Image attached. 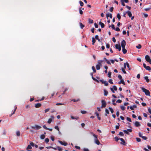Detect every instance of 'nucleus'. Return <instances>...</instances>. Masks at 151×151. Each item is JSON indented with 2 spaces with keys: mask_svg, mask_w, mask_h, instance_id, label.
<instances>
[{
  "mask_svg": "<svg viewBox=\"0 0 151 151\" xmlns=\"http://www.w3.org/2000/svg\"><path fill=\"white\" fill-rule=\"evenodd\" d=\"M122 102V101L120 99H118L116 101V103H121Z\"/></svg>",
  "mask_w": 151,
  "mask_h": 151,
  "instance_id": "e2e57ef3",
  "label": "nucleus"
},
{
  "mask_svg": "<svg viewBox=\"0 0 151 151\" xmlns=\"http://www.w3.org/2000/svg\"><path fill=\"white\" fill-rule=\"evenodd\" d=\"M96 67L97 70H99L100 69V67L99 65H96Z\"/></svg>",
  "mask_w": 151,
  "mask_h": 151,
  "instance_id": "a878e982",
  "label": "nucleus"
},
{
  "mask_svg": "<svg viewBox=\"0 0 151 151\" xmlns=\"http://www.w3.org/2000/svg\"><path fill=\"white\" fill-rule=\"evenodd\" d=\"M114 30H115L116 31H119L120 30V29L118 27H116V28H115V29Z\"/></svg>",
  "mask_w": 151,
  "mask_h": 151,
  "instance_id": "0e129e2a",
  "label": "nucleus"
},
{
  "mask_svg": "<svg viewBox=\"0 0 151 151\" xmlns=\"http://www.w3.org/2000/svg\"><path fill=\"white\" fill-rule=\"evenodd\" d=\"M109 109L111 111V113L112 114L114 112V110H113L112 108L111 107H109Z\"/></svg>",
  "mask_w": 151,
  "mask_h": 151,
  "instance_id": "4c0bfd02",
  "label": "nucleus"
},
{
  "mask_svg": "<svg viewBox=\"0 0 151 151\" xmlns=\"http://www.w3.org/2000/svg\"><path fill=\"white\" fill-rule=\"evenodd\" d=\"M92 69L93 71V72L94 73H96V70L95 69V68L94 66H93L92 67Z\"/></svg>",
  "mask_w": 151,
  "mask_h": 151,
  "instance_id": "e433bc0d",
  "label": "nucleus"
},
{
  "mask_svg": "<svg viewBox=\"0 0 151 151\" xmlns=\"http://www.w3.org/2000/svg\"><path fill=\"white\" fill-rule=\"evenodd\" d=\"M114 10V7H111L109 9V11L111 12H112Z\"/></svg>",
  "mask_w": 151,
  "mask_h": 151,
  "instance_id": "37998d69",
  "label": "nucleus"
},
{
  "mask_svg": "<svg viewBox=\"0 0 151 151\" xmlns=\"http://www.w3.org/2000/svg\"><path fill=\"white\" fill-rule=\"evenodd\" d=\"M17 108V106H15V109H14V111L10 115V116H11L13 114H15V111H16Z\"/></svg>",
  "mask_w": 151,
  "mask_h": 151,
  "instance_id": "2f4dec72",
  "label": "nucleus"
},
{
  "mask_svg": "<svg viewBox=\"0 0 151 151\" xmlns=\"http://www.w3.org/2000/svg\"><path fill=\"white\" fill-rule=\"evenodd\" d=\"M120 139V138H118L117 137H114L115 140L116 142H117Z\"/></svg>",
  "mask_w": 151,
  "mask_h": 151,
  "instance_id": "72a5a7b5",
  "label": "nucleus"
},
{
  "mask_svg": "<svg viewBox=\"0 0 151 151\" xmlns=\"http://www.w3.org/2000/svg\"><path fill=\"white\" fill-rule=\"evenodd\" d=\"M126 45V42L125 40H123L121 42V45L122 47H125Z\"/></svg>",
  "mask_w": 151,
  "mask_h": 151,
  "instance_id": "1a4fd4ad",
  "label": "nucleus"
},
{
  "mask_svg": "<svg viewBox=\"0 0 151 151\" xmlns=\"http://www.w3.org/2000/svg\"><path fill=\"white\" fill-rule=\"evenodd\" d=\"M126 13L127 14L129 17H132V14L130 11H128L126 12Z\"/></svg>",
  "mask_w": 151,
  "mask_h": 151,
  "instance_id": "4468645a",
  "label": "nucleus"
},
{
  "mask_svg": "<svg viewBox=\"0 0 151 151\" xmlns=\"http://www.w3.org/2000/svg\"><path fill=\"white\" fill-rule=\"evenodd\" d=\"M93 22V20L90 19H88V22L89 23L92 24Z\"/></svg>",
  "mask_w": 151,
  "mask_h": 151,
  "instance_id": "c756f323",
  "label": "nucleus"
},
{
  "mask_svg": "<svg viewBox=\"0 0 151 151\" xmlns=\"http://www.w3.org/2000/svg\"><path fill=\"white\" fill-rule=\"evenodd\" d=\"M49 139L48 138H47L45 139V142L46 143H48L49 142Z\"/></svg>",
  "mask_w": 151,
  "mask_h": 151,
  "instance_id": "5fc2aeb1",
  "label": "nucleus"
},
{
  "mask_svg": "<svg viewBox=\"0 0 151 151\" xmlns=\"http://www.w3.org/2000/svg\"><path fill=\"white\" fill-rule=\"evenodd\" d=\"M126 65H127V67L129 68V70H130V66H129V63L127 62L126 63Z\"/></svg>",
  "mask_w": 151,
  "mask_h": 151,
  "instance_id": "58836bf2",
  "label": "nucleus"
},
{
  "mask_svg": "<svg viewBox=\"0 0 151 151\" xmlns=\"http://www.w3.org/2000/svg\"><path fill=\"white\" fill-rule=\"evenodd\" d=\"M58 142L60 143L61 145H63L65 146H66L68 145V143L65 142H63L61 141H58Z\"/></svg>",
  "mask_w": 151,
  "mask_h": 151,
  "instance_id": "9d476101",
  "label": "nucleus"
},
{
  "mask_svg": "<svg viewBox=\"0 0 151 151\" xmlns=\"http://www.w3.org/2000/svg\"><path fill=\"white\" fill-rule=\"evenodd\" d=\"M122 51L124 54H126L127 52V50L125 49V47H122Z\"/></svg>",
  "mask_w": 151,
  "mask_h": 151,
  "instance_id": "a211bd4d",
  "label": "nucleus"
},
{
  "mask_svg": "<svg viewBox=\"0 0 151 151\" xmlns=\"http://www.w3.org/2000/svg\"><path fill=\"white\" fill-rule=\"evenodd\" d=\"M102 105L101 108H105L106 104V101L104 100H102L101 101Z\"/></svg>",
  "mask_w": 151,
  "mask_h": 151,
  "instance_id": "423d86ee",
  "label": "nucleus"
},
{
  "mask_svg": "<svg viewBox=\"0 0 151 151\" xmlns=\"http://www.w3.org/2000/svg\"><path fill=\"white\" fill-rule=\"evenodd\" d=\"M145 59L147 61L149 62L150 64H151V60L148 55H147L145 56Z\"/></svg>",
  "mask_w": 151,
  "mask_h": 151,
  "instance_id": "20e7f679",
  "label": "nucleus"
},
{
  "mask_svg": "<svg viewBox=\"0 0 151 151\" xmlns=\"http://www.w3.org/2000/svg\"><path fill=\"white\" fill-rule=\"evenodd\" d=\"M148 111L151 114V109L150 108H149L148 109Z\"/></svg>",
  "mask_w": 151,
  "mask_h": 151,
  "instance_id": "774afa93",
  "label": "nucleus"
},
{
  "mask_svg": "<svg viewBox=\"0 0 151 151\" xmlns=\"http://www.w3.org/2000/svg\"><path fill=\"white\" fill-rule=\"evenodd\" d=\"M123 132L127 134H129V132L127 130H123Z\"/></svg>",
  "mask_w": 151,
  "mask_h": 151,
  "instance_id": "bf43d9fd",
  "label": "nucleus"
},
{
  "mask_svg": "<svg viewBox=\"0 0 151 151\" xmlns=\"http://www.w3.org/2000/svg\"><path fill=\"white\" fill-rule=\"evenodd\" d=\"M147 126L148 127H150L151 128V124L149 123H148L147 124Z\"/></svg>",
  "mask_w": 151,
  "mask_h": 151,
  "instance_id": "338daca9",
  "label": "nucleus"
},
{
  "mask_svg": "<svg viewBox=\"0 0 151 151\" xmlns=\"http://www.w3.org/2000/svg\"><path fill=\"white\" fill-rule=\"evenodd\" d=\"M120 108L123 111H124L125 110V107L123 106H121Z\"/></svg>",
  "mask_w": 151,
  "mask_h": 151,
  "instance_id": "a19ab883",
  "label": "nucleus"
},
{
  "mask_svg": "<svg viewBox=\"0 0 151 151\" xmlns=\"http://www.w3.org/2000/svg\"><path fill=\"white\" fill-rule=\"evenodd\" d=\"M145 79L146 80L147 83H148L150 82V80L148 79V77L147 76H145L144 77Z\"/></svg>",
  "mask_w": 151,
  "mask_h": 151,
  "instance_id": "412c9836",
  "label": "nucleus"
},
{
  "mask_svg": "<svg viewBox=\"0 0 151 151\" xmlns=\"http://www.w3.org/2000/svg\"><path fill=\"white\" fill-rule=\"evenodd\" d=\"M55 128L58 130V131H59V128L58 127V126H56L55 127Z\"/></svg>",
  "mask_w": 151,
  "mask_h": 151,
  "instance_id": "09e8293b",
  "label": "nucleus"
},
{
  "mask_svg": "<svg viewBox=\"0 0 151 151\" xmlns=\"http://www.w3.org/2000/svg\"><path fill=\"white\" fill-rule=\"evenodd\" d=\"M120 139L122 142V143H121V144H122L123 145H125V142L124 140L122 138H120Z\"/></svg>",
  "mask_w": 151,
  "mask_h": 151,
  "instance_id": "f3484780",
  "label": "nucleus"
},
{
  "mask_svg": "<svg viewBox=\"0 0 151 151\" xmlns=\"http://www.w3.org/2000/svg\"><path fill=\"white\" fill-rule=\"evenodd\" d=\"M79 3L80 4V5L81 6H83V3L82 1H79Z\"/></svg>",
  "mask_w": 151,
  "mask_h": 151,
  "instance_id": "ea45409f",
  "label": "nucleus"
},
{
  "mask_svg": "<svg viewBox=\"0 0 151 151\" xmlns=\"http://www.w3.org/2000/svg\"><path fill=\"white\" fill-rule=\"evenodd\" d=\"M96 40L95 39V38H94V37H92V44L93 45H94V43L95 42H96Z\"/></svg>",
  "mask_w": 151,
  "mask_h": 151,
  "instance_id": "393cba45",
  "label": "nucleus"
},
{
  "mask_svg": "<svg viewBox=\"0 0 151 151\" xmlns=\"http://www.w3.org/2000/svg\"><path fill=\"white\" fill-rule=\"evenodd\" d=\"M119 135H120V136H124V134L122 132H120L119 134H118Z\"/></svg>",
  "mask_w": 151,
  "mask_h": 151,
  "instance_id": "c03bdc74",
  "label": "nucleus"
},
{
  "mask_svg": "<svg viewBox=\"0 0 151 151\" xmlns=\"http://www.w3.org/2000/svg\"><path fill=\"white\" fill-rule=\"evenodd\" d=\"M151 9V6L150 7L146 8L145 9V10L146 11H147Z\"/></svg>",
  "mask_w": 151,
  "mask_h": 151,
  "instance_id": "79ce46f5",
  "label": "nucleus"
},
{
  "mask_svg": "<svg viewBox=\"0 0 151 151\" xmlns=\"http://www.w3.org/2000/svg\"><path fill=\"white\" fill-rule=\"evenodd\" d=\"M137 107V106L136 105H133L132 106H131L130 107V109L132 110H133L134 108H136Z\"/></svg>",
  "mask_w": 151,
  "mask_h": 151,
  "instance_id": "aec40b11",
  "label": "nucleus"
},
{
  "mask_svg": "<svg viewBox=\"0 0 151 151\" xmlns=\"http://www.w3.org/2000/svg\"><path fill=\"white\" fill-rule=\"evenodd\" d=\"M127 120L128 121H129V122H132V120H131V119L130 118H129V117H127Z\"/></svg>",
  "mask_w": 151,
  "mask_h": 151,
  "instance_id": "3c124183",
  "label": "nucleus"
},
{
  "mask_svg": "<svg viewBox=\"0 0 151 151\" xmlns=\"http://www.w3.org/2000/svg\"><path fill=\"white\" fill-rule=\"evenodd\" d=\"M41 128V127L39 125H36L34 126H32L31 128L36 130H38L40 129Z\"/></svg>",
  "mask_w": 151,
  "mask_h": 151,
  "instance_id": "7ed1b4c3",
  "label": "nucleus"
},
{
  "mask_svg": "<svg viewBox=\"0 0 151 151\" xmlns=\"http://www.w3.org/2000/svg\"><path fill=\"white\" fill-rule=\"evenodd\" d=\"M20 134V133L19 131H17L16 132V135L18 136H19Z\"/></svg>",
  "mask_w": 151,
  "mask_h": 151,
  "instance_id": "49530a36",
  "label": "nucleus"
},
{
  "mask_svg": "<svg viewBox=\"0 0 151 151\" xmlns=\"http://www.w3.org/2000/svg\"><path fill=\"white\" fill-rule=\"evenodd\" d=\"M122 72H123V73H124V74H126V72L125 71L124 68H122Z\"/></svg>",
  "mask_w": 151,
  "mask_h": 151,
  "instance_id": "864d4df0",
  "label": "nucleus"
},
{
  "mask_svg": "<svg viewBox=\"0 0 151 151\" xmlns=\"http://www.w3.org/2000/svg\"><path fill=\"white\" fill-rule=\"evenodd\" d=\"M104 96H106L108 94V92L106 90H104Z\"/></svg>",
  "mask_w": 151,
  "mask_h": 151,
  "instance_id": "c85d7f7f",
  "label": "nucleus"
},
{
  "mask_svg": "<svg viewBox=\"0 0 151 151\" xmlns=\"http://www.w3.org/2000/svg\"><path fill=\"white\" fill-rule=\"evenodd\" d=\"M93 136L95 138L94 139V141L95 143L97 145H99L100 144L99 141L97 137L98 136L97 135H95V134H93Z\"/></svg>",
  "mask_w": 151,
  "mask_h": 151,
  "instance_id": "f03ea898",
  "label": "nucleus"
},
{
  "mask_svg": "<svg viewBox=\"0 0 151 151\" xmlns=\"http://www.w3.org/2000/svg\"><path fill=\"white\" fill-rule=\"evenodd\" d=\"M118 125H116L115 126V128L116 129H119V127L120 125H119V123H118Z\"/></svg>",
  "mask_w": 151,
  "mask_h": 151,
  "instance_id": "a18cd8bd",
  "label": "nucleus"
},
{
  "mask_svg": "<svg viewBox=\"0 0 151 151\" xmlns=\"http://www.w3.org/2000/svg\"><path fill=\"white\" fill-rule=\"evenodd\" d=\"M106 17L107 19H108L109 17L111 19L112 16L111 14L108 13L106 14Z\"/></svg>",
  "mask_w": 151,
  "mask_h": 151,
  "instance_id": "ddd939ff",
  "label": "nucleus"
},
{
  "mask_svg": "<svg viewBox=\"0 0 151 151\" xmlns=\"http://www.w3.org/2000/svg\"><path fill=\"white\" fill-rule=\"evenodd\" d=\"M99 24L101 25L102 28H103L104 27V23H102L101 22H99Z\"/></svg>",
  "mask_w": 151,
  "mask_h": 151,
  "instance_id": "6ab92c4d",
  "label": "nucleus"
},
{
  "mask_svg": "<svg viewBox=\"0 0 151 151\" xmlns=\"http://www.w3.org/2000/svg\"><path fill=\"white\" fill-rule=\"evenodd\" d=\"M111 72H109L108 73V76L109 78L111 77Z\"/></svg>",
  "mask_w": 151,
  "mask_h": 151,
  "instance_id": "052dcab7",
  "label": "nucleus"
},
{
  "mask_svg": "<svg viewBox=\"0 0 151 151\" xmlns=\"http://www.w3.org/2000/svg\"><path fill=\"white\" fill-rule=\"evenodd\" d=\"M117 17L118 18V20H120L121 19V16L119 13H118L117 14Z\"/></svg>",
  "mask_w": 151,
  "mask_h": 151,
  "instance_id": "bb28decb",
  "label": "nucleus"
},
{
  "mask_svg": "<svg viewBox=\"0 0 151 151\" xmlns=\"http://www.w3.org/2000/svg\"><path fill=\"white\" fill-rule=\"evenodd\" d=\"M136 140L138 142H140L141 141V139L137 137L136 138Z\"/></svg>",
  "mask_w": 151,
  "mask_h": 151,
  "instance_id": "6e6d98bb",
  "label": "nucleus"
},
{
  "mask_svg": "<svg viewBox=\"0 0 151 151\" xmlns=\"http://www.w3.org/2000/svg\"><path fill=\"white\" fill-rule=\"evenodd\" d=\"M113 87V89L115 91H116L117 90V87L116 86H114Z\"/></svg>",
  "mask_w": 151,
  "mask_h": 151,
  "instance_id": "8fccbe9b",
  "label": "nucleus"
},
{
  "mask_svg": "<svg viewBox=\"0 0 151 151\" xmlns=\"http://www.w3.org/2000/svg\"><path fill=\"white\" fill-rule=\"evenodd\" d=\"M120 1L121 2L122 4L124 6H125V4L124 3V2L127 3L129 2L128 0H121Z\"/></svg>",
  "mask_w": 151,
  "mask_h": 151,
  "instance_id": "6e6552de",
  "label": "nucleus"
},
{
  "mask_svg": "<svg viewBox=\"0 0 151 151\" xmlns=\"http://www.w3.org/2000/svg\"><path fill=\"white\" fill-rule=\"evenodd\" d=\"M41 104L40 103H37V104H36L35 105V107L36 108H37L40 107H41Z\"/></svg>",
  "mask_w": 151,
  "mask_h": 151,
  "instance_id": "dca6fc26",
  "label": "nucleus"
},
{
  "mask_svg": "<svg viewBox=\"0 0 151 151\" xmlns=\"http://www.w3.org/2000/svg\"><path fill=\"white\" fill-rule=\"evenodd\" d=\"M52 149H53L55 150L58 149L59 151H62L63 150V148L59 146H57L56 147H53V148H52Z\"/></svg>",
  "mask_w": 151,
  "mask_h": 151,
  "instance_id": "0eeeda50",
  "label": "nucleus"
},
{
  "mask_svg": "<svg viewBox=\"0 0 151 151\" xmlns=\"http://www.w3.org/2000/svg\"><path fill=\"white\" fill-rule=\"evenodd\" d=\"M143 65L144 67L146 69V70L149 71H150L151 70V68L150 67L148 66H147L145 63H143Z\"/></svg>",
  "mask_w": 151,
  "mask_h": 151,
  "instance_id": "39448f33",
  "label": "nucleus"
},
{
  "mask_svg": "<svg viewBox=\"0 0 151 151\" xmlns=\"http://www.w3.org/2000/svg\"><path fill=\"white\" fill-rule=\"evenodd\" d=\"M51 118H50L47 121V123L48 124H50L51 122L52 121V118L53 119L54 118V117L53 116H51Z\"/></svg>",
  "mask_w": 151,
  "mask_h": 151,
  "instance_id": "2eb2a0df",
  "label": "nucleus"
},
{
  "mask_svg": "<svg viewBox=\"0 0 151 151\" xmlns=\"http://www.w3.org/2000/svg\"><path fill=\"white\" fill-rule=\"evenodd\" d=\"M134 125L137 127H138L140 126V124L139 122L138 121L135 122L134 123Z\"/></svg>",
  "mask_w": 151,
  "mask_h": 151,
  "instance_id": "f8f14e48",
  "label": "nucleus"
},
{
  "mask_svg": "<svg viewBox=\"0 0 151 151\" xmlns=\"http://www.w3.org/2000/svg\"><path fill=\"white\" fill-rule=\"evenodd\" d=\"M103 84H104L105 86H107L108 85V83L106 81H104Z\"/></svg>",
  "mask_w": 151,
  "mask_h": 151,
  "instance_id": "de8ad7c7",
  "label": "nucleus"
},
{
  "mask_svg": "<svg viewBox=\"0 0 151 151\" xmlns=\"http://www.w3.org/2000/svg\"><path fill=\"white\" fill-rule=\"evenodd\" d=\"M109 83L111 84H113V82H112V79H110L109 80Z\"/></svg>",
  "mask_w": 151,
  "mask_h": 151,
  "instance_id": "4d7b16f0",
  "label": "nucleus"
},
{
  "mask_svg": "<svg viewBox=\"0 0 151 151\" xmlns=\"http://www.w3.org/2000/svg\"><path fill=\"white\" fill-rule=\"evenodd\" d=\"M143 14L144 17L145 18H146L148 17V14H147L143 13Z\"/></svg>",
  "mask_w": 151,
  "mask_h": 151,
  "instance_id": "680f3d73",
  "label": "nucleus"
},
{
  "mask_svg": "<svg viewBox=\"0 0 151 151\" xmlns=\"http://www.w3.org/2000/svg\"><path fill=\"white\" fill-rule=\"evenodd\" d=\"M71 118L72 119H76V120H78L79 119V117H75L72 116H71Z\"/></svg>",
  "mask_w": 151,
  "mask_h": 151,
  "instance_id": "4be33fe9",
  "label": "nucleus"
},
{
  "mask_svg": "<svg viewBox=\"0 0 151 151\" xmlns=\"http://www.w3.org/2000/svg\"><path fill=\"white\" fill-rule=\"evenodd\" d=\"M103 61L101 60H99L98 61V65H99L101 66L102 65V63L103 62Z\"/></svg>",
  "mask_w": 151,
  "mask_h": 151,
  "instance_id": "b1692460",
  "label": "nucleus"
},
{
  "mask_svg": "<svg viewBox=\"0 0 151 151\" xmlns=\"http://www.w3.org/2000/svg\"><path fill=\"white\" fill-rule=\"evenodd\" d=\"M115 48L116 49H118L119 51H120L121 50V47L119 45L116 44L115 45Z\"/></svg>",
  "mask_w": 151,
  "mask_h": 151,
  "instance_id": "9b49d317",
  "label": "nucleus"
},
{
  "mask_svg": "<svg viewBox=\"0 0 151 151\" xmlns=\"http://www.w3.org/2000/svg\"><path fill=\"white\" fill-rule=\"evenodd\" d=\"M94 25L95 27L96 28H98V25L96 23H94Z\"/></svg>",
  "mask_w": 151,
  "mask_h": 151,
  "instance_id": "69168bd1",
  "label": "nucleus"
},
{
  "mask_svg": "<svg viewBox=\"0 0 151 151\" xmlns=\"http://www.w3.org/2000/svg\"><path fill=\"white\" fill-rule=\"evenodd\" d=\"M121 82L122 84H123L124 85H125V83L123 80L121 79Z\"/></svg>",
  "mask_w": 151,
  "mask_h": 151,
  "instance_id": "13d9d810",
  "label": "nucleus"
},
{
  "mask_svg": "<svg viewBox=\"0 0 151 151\" xmlns=\"http://www.w3.org/2000/svg\"><path fill=\"white\" fill-rule=\"evenodd\" d=\"M141 89L142 91L145 93L146 95L150 96V92L148 90L146 89L144 87H142Z\"/></svg>",
  "mask_w": 151,
  "mask_h": 151,
  "instance_id": "f257e3e1",
  "label": "nucleus"
},
{
  "mask_svg": "<svg viewBox=\"0 0 151 151\" xmlns=\"http://www.w3.org/2000/svg\"><path fill=\"white\" fill-rule=\"evenodd\" d=\"M45 136L44 134H42L40 136V138L41 139H43L45 138Z\"/></svg>",
  "mask_w": 151,
  "mask_h": 151,
  "instance_id": "cd10ccee",
  "label": "nucleus"
},
{
  "mask_svg": "<svg viewBox=\"0 0 151 151\" xmlns=\"http://www.w3.org/2000/svg\"><path fill=\"white\" fill-rule=\"evenodd\" d=\"M80 25L81 29H83L84 27V25L81 22L80 23Z\"/></svg>",
  "mask_w": 151,
  "mask_h": 151,
  "instance_id": "7c9ffc66",
  "label": "nucleus"
},
{
  "mask_svg": "<svg viewBox=\"0 0 151 151\" xmlns=\"http://www.w3.org/2000/svg\"><path fill=\"white\" fill-rule=\"evenodd\" d=\"M104 59L105 60L106 62L108 64H111L109 60H107L106 58H104Z\"/></svg>",
  "mask_w": 151,
  "mask_h": 151,
  "instance_id": "5701e85b",
  "label": "nucleus"
},
{
  "mask_svg": "<svg viewBox=\"0 0 151 151\" xmlns=\"http://www.w3.org/2000/svg\"><path fill=\"white\" fill-rule=\"evenodd\" d=\"M32 148V147H31V146L30 145H28L27 148V149H31Z\"/></svg>",
  "mask_w": 151,
  "mask_h": 151,
  "instance_id": "c9c22d12",
  "label": "nucleus"
},
{
  "mask_svg": "<svg viewBox=\"0 0 151 151\" xmlns=\"http://www.w3.org/2000/svg\"><path fill=\"white\" fill-rule=\"evenodd\" d=\"M81 113L83 114H85L87 112L85 111H81Z\"/></svg>",
  "mask_w": 151,
  "mask_h": 151,
  "instance_id": "603ef678",
  "label": "nucleus"
},
{
  "mask_svg": "<svg viewBox=\"0 0 151 151\" xmlns=\"http://www.w3.org/2000/svg\"><path fill=\"white\" fill-rule=\"evenodd\" d=\"M136 47L138 49H140L142 47V46L140 44H139L138 45L136 46Z\"/></svg>",
  "mask_w": 151,
  "mask_h": 151,
  "instance_id": "473e14b6",
  "label": "nucleus"
},
{
  "mask_svg": "<svg viewBox=\"0 0 151 151\" xmlns=\"http://www.w3.org/2000/svg\"><path fill=\"white\" fill-rule=\"evenodd\" d=\"M79 13L81 14H82L83 13V12L81 10V8H80L79 9Z\"/></svg>",
  "mask_w": 151,
  "mask_h": 151,
  "instance_id": "f704fd0d",
  "label": "nucleus"
}]
</instances>
